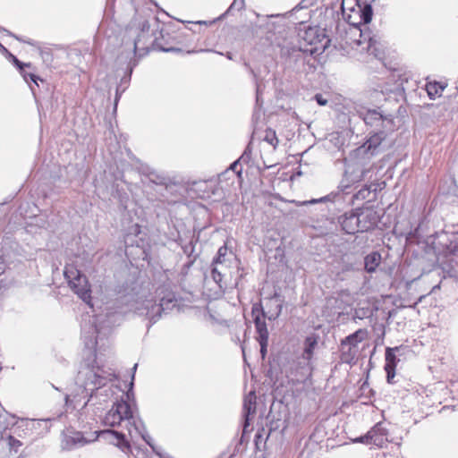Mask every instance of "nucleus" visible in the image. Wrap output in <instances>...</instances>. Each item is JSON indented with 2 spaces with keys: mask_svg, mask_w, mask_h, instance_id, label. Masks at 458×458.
<instances>
[{
  "mask_svg": "<svg viewBox=\"0 0 458 458\" xmlns=\"http://www.w3.org/2000/svg\"><path fill=\"white\" fill-rule=\"evenodd\" d=\"M120 299L122 303L128 306L127 310L109 311L105 315L98 314L94 317L85 316L82 318L81 338L88 350L96 352L97 346H104L102 341L108 338L113 327L120 323L122 315L128 310H134L138 315L147 318L152 325L160 318L162 313L172 310L177 305L174 293L171 292L159 297L158 302L153 299L132 301V295L130 293L121 296Z\"/></svg>",
  "mask_w": 458,
  "mask_h": 458,
  "instance_id": "obj_1",
  "label": "nucleus"
},
{
  "mask_svg": "<svg viewBox=\"0 0 458 458\" xmlns=\"http://www.w3.org/2000/svg\"><path fill=\"white\" fill-rule=\"evenodd\" d=\"M114 378L111 369L99 366L96 360L92 364H84L81 367L75 382L77 386L85 393L87 400L82 403L83 412L91 411L97 415L105 409L106 403L113 396V390L107 384Z\"/></svg>",
  "mask_w": 458,
  "mask_h": 458,
  "instance_id": "obj_2",
  "label": "nucleus"
},
{
  "mask_svg": "<svg viewBox=\"0 0 458 458\" xmlns=\"http://www.w3.org/2000/svg\"><path fill=\"white\" fill-rule=\"evenodd\" d=\"M341 8L343 16L348 23H343V30L345 31V42L352 48H359L362 45L360 38H364L366 42L369 34L364 33L360 29L361 24H368L371 21L373 11L370 4L361 6L357 0H342Z\"/></svg>",
  "mask_w": 458,
  "mask_h": 458,
  "instance_id": "obj_3",
  "label": "nucleus"
},
{
  "mask_svg": "<svg viewBox=\"0 0 458 458\" xmlns=\"http://www.w3.org/2000/svg\"><path fill=\"white\" fill-rule=\"evenodd\" d=\"M103 424L112 428L124 424L131 440L140 437L147 444H149L148 440L149 435L146 431L143 421L126 401L121 400L114 403L104 416Z\"/></svg>",
  "mask_w": 458,
  "mask_h": 458,
  "instance_id": "obj_4",
  "label": "nucleus"
},
{
  "mask_svg": "<svg viewBox=\"0 0 458 458\" xmlns=\"http://www.w3.org/2000/svg\"><path fill=\"white\" fill-rule=\"evenodd\" d=\"M330 40L320 29L309 27L298 34V44L292 47H283L284 54L308 53L313 55L320 50H325Z\"/></svg>",
  "mask_w": 458,
  "mask_h": 458,
  "instance_id": "obj_5",
  "label": "nucleus"
},
{
  "mask_svg": "<svg viewBox=\"0 0 458 458\" xmlns=\"http://www.w3.org/2000/svg\"><path fill=\"white\" fill-rule=\"evenodd\" d=\"M372 172L370 162L366 159H355L351 153L349 159L346 160L344 179L341 182L343 191H345L350 184L360 182L361 181H371Z\"/></svg>",
  "mask_w": 458,
  "mask_h": 458,
  "instance_id": "obj_6",
  "label": "nucleus"
},
{
  "mask_svg": "<svg viewBox=\"0 0 458 458\" xmlns=\"http://www.w3.org/2000/svg\"><path fill=\"white\" fill-rule=\"evenodd\" d=\"M386 133L385 130H378L370 135L367 141L360 147L352 151L355 159H370L375 155L383 152L386 149Z\"/></svg>",
  "mask_w": 458,
  "mask_h": 458,
  "instance_id": "obj_7",
  "label": "nucleus"
},
{
  "mask_svg": "<svg viewBox=\"0 0 458 458\" xmlns=\"http://www.w3.org/2000/svg\"><path fill=\"white\" fill-rule=\"evenodd\" d=\"M64 276L74 293H77L81 299L89 303L90 300V290L86 276L74 267H66Z\"/></svg>",
  "mask_w": 458,
  "mask_h": 458,
  "instance_id": "obj_8",
  "label": "nucleus"
},
{
  "mask_svg": "<svg viewBox=\"0 0 458 458\" xmlns=\"http://www.w3.org/2000/svg\"><path fill=\"white\" fill-rule=\"evenodd\" d=\"M50 419H40V420H27V419H21L18 420L14 415H12L10 413H4L0 414V430H5L9 428V426L15 427L17 424L18 426L14 428L13 433L17 434L19 437H21L20 433H17V429L21 428H25L26 429H29L30 428H34L35 424L40 425L41 422L47 423L50 421Z\"/></svg>",
  "mask_w": 458,
  "mask_h": 458,
  "instance_id": "obj_9",
  "label": "nucleus"
},
{
  "mask_svg": "<svg viewBox=\"0 0 458 458\" xmlns=\"http://www.w3.org/2000/svg\"><path fill=\"white\" fill-rule=\"evenodd\" d=\"M359 116L367 125L375 127L377 131L384 130L393 123L391 115L383 114L378 109L360 110Z\"/></svg>",
  "mask_w": 458,
  "mask_h": 458,
  "instance_id": "obj_10",
  "label": "nucleus"
},
{
  "mask_svg": "<svg viewBox=\"0 0 458 458\" xmlns=\"http://www.w3.org/2000/svg\"><path fill=\"white\" fill-rule=\"evenodd\" d=\"M360 232H366L374 228L378 222V215L372 208L357 209Z\"/></svg>",
  "mask_w": 458,
  "mask_h": 458,
  "instance_id": "obj_11",
  "label": "nucleus"
},
{
  "mask_svg": "<svg viewBox=\"0 0 458 458\" xmlns=\"http://www.w3.org/2000/svg\"><path fill=\"white\" fill-rule=\"evenodd\" d=\"M99 436L119 447L123 452L130 450V443L125 433L114 429L103 430Z\"/></svg>",
  "mask_w": 458,
  "mask_h": 458,
  "instance_id": "obj_12",
  "label": "nucleus"
},
{
  "mask_svg": "<svg viewBox=\"0 0 458 458\" xmlns=\"http://www.w3.org/2000/svg\"><path fill=\"white\" fill-rule=\"evenodd\" d=\"M403 350V346L387 347L386 349V364L385 370L386 372V379L388 383L392 382V379L395 375V367L399 360L396 357V353H400Z\"/></svg>",
  "mask_w": 458,
  "mask_h": 458,
  "instance_id": "obj_13",
  "label": "nucleus"
},
{
  "mask_svg": "<svg viewBox=\"0 0 458 458\" xmlns=\"http://www.w3.org/2000/svg\"><path fill=\"white\" fill-rule=\"evenodd\" d=\"M89 442H90V440H88L81 432L68 431L67 433L64 434L62 439V449L72 450L76 447L83 446Z\"/></svg>",
  "mask_w": 458,
  "mask_h": 458,
  "instance_id": "obj_14",
  "label": "nucleus"
},
{
  "mask_svg": "<svg viewBox=\"0 0 458 458\" xmlns=\"http://www.w3.org/2000/svg\"><path fill=\"white\" fill-rule=\"evenodd\" d=\"M358 211H351L344 213L338 218V222L342 226V229L348 234H354L357 232H360L359 225Z\"/></svg>",
  "mask_w": 458,
  "mask_h": 458,
  "instance_id": "obj_15",
  "label": "nucleus"
},
{
  "mask_svg": "<svg viewBox=\"0 0 458 458\" xmlns=\"http://www.w3.org/2000/svg\"><path fill=\"white\" fill-rule=\"evenodd\" d=\"M318 336L316 335H310L306 337L304 341V348L301 358L306 361L305 365L308 367L310 373L313 369V355L316 347L318 346Z\"/></svg>",
  "mask_w": 458,
  "mask_h": 458,
  "instance_id": "obj_16",
  "label": "nucleus"
},
{
  "mask_svg": "<svg viewBox=\"0 0 458 458\" xmlns=\"http://www.w3.org/2000/svg\"><path fill=\"white\" fill-rule=\"evenodd\" d=\"M379 190H381V187L377 182H370L369 184H365L360 191L352 195V203L355 204L356 201L374 199L376 198L377 191Z\"/></svg>",
  "mask_w": 458,
  "mask_h": 458,
  "instance_id": "obj_17",
  "label": "nucleus"
},
{
  "mask_svg": "<svg viewBox=\"0 0 458 458\" xmlns=\"http://www.w3.org/2000/svg\"><path fill=\"white\" fill-rule=\"evenodd\" d=\"M149 30V23L147 21H144L140 23V30L137 34V37L132 40L131 48L134 55H136L138 50H145L146 41L148 39V32Z\"/></svg>",
  "mask_w": 458,
  "mask_h": 458,
  "instance_id": "obj_18",
  "label": "nucleus"
},
{
  "mask_svg": "<svg viewBox=\"0 0 458 458\" xmlns=\"http://www.w3.org/2000/svg\"><path fill=\"white\" fill-rule=\"evenodd\" d=\"M446 265L449 267V272L454 276L458 275V242L451 241L450 245L447 246V254L445 256Z\"/></svg>",
  "mask_w": 458,
  "mask_h": 458,
  "instance_id": "obj_19",
  "label": "nucleus"
},
{
  "mask_svg": "<svg viewBox=\"0 0 458 458\" xmlns=\"http://www.w3.org/2000/svg\"><path fill=\"white\" fill-rule=\"evenodd\" d=\"M256 411V395L254 392H250L247 396L244 398L243 402V416L245 418L244 421V428H246L250 423H249V416L250 414H254Z\"/></svg>",
  "mask_w": 458,
  "mask_h": 458,
  "instance_id": "obj_20",
  "label": "nucleus"
},
{
  "mask_svg": "<svg viewBox=\"0 0 458 458\" xmlns=\"http://www.w3.org/2000/svg\"><path fill=\"white\" fill-rule=\"evenodd\" d=\"M366 329H358L353 334L349 335L341 341V346L346 348V346L358 348V344L360 343L366 336Z\"/></svg>",
  "mask_w": 458,
  "mask_h": 458,
  "instance_id": "obj_21",
  "label": "nucleus"
},
{
  "mask_svg": "<svg viewBox=\"0 0 458 458\" xmlns=\"http://www.w3.org/2000/svg\"><path fill=\"white\" fill-rule=\"evenodd\" d=\"M143 173L148 178L149 182L155 184L167 185L169 182V177H167L164 173L157 172L154 169H150L149 167H146Z\"/></svg>",
  "mask_w": 458,
  "mask_h": 458,
  "instance_id": "obj_22",
  "label": "nucleus"
},
{
  "mask_svg": "<svg viewBox=\"0 0 458 458\" xmlns=\"http://www.w3.org/2000/svg\"><path fill=\"white\" fill-rule=\"evenodd\" d=\"M264 318H265V314L262 311V318H260L258 315L254 318V324H255L256 331L258 334V337H257L258 341L268 340V331H267V324H266Z\"/></svg>",
  "mask_w": 458,
  "mask_h": 458,
  "instance_id": "obj_23",
  "label": "nucleus"
},
{
  "mask_svg": "<svg viewBox=\"0 0 458 458\" xmlns=\"http://www.w3.org/2000/svg\"><path fill=\"white\" fill-rule=\"evenodd\" d=\"M381 256L378 252H371L364 258V268L368 273H373L380 264Z\"/></svg>",
  "mask_w": 458,
  "mask_h": 458,
  "instance_id": "obj_24",
  "label": "nucleus"
},
{
  "mask_svg": "<svg viewBox=\"0 0 458 458\" xmlns=\"http://www.w3.org/2000/svg\"><path fill=\"white\" fill-rule=\"evenodd\" d=\"M78 389L82 392V389L80 388L78 386ZM82 396H81V394L77 393V394H74L72 395H69V394H66L65 397H64V401H65V406L68 408V409H72V410H75V409H81V399H84V394L85 393H81ZM81 413H84L81 410H80Z\"/></svg>",
  "mask_w": 458,
  "mask_h": 458,
  "instance_id": "obj_25",
  "label": "nucleus"
},
{
  "mask_svg": "<svg viewBox=\"0 0 458 458\" xmlns=\"http://www.w3.org/2000/svg\"><path fill=\"white\" fill-rule=\"evenodd\" d=\"M369 432H373V445H382L386 436V429L383 427L382 423L376 424Z\"/></svg>",
  "mask_w": 458,
  "mask_h": 458,
  "instance_id": "obj_26",
  "label": "nucleus"
},
{
  "mask_svg": "<svg viewBox=\"0 0 458 458\" xmlns=\"http://www.w3.org/2000/svg\"><path fill=\"white\" fill-rule=\"evenodd\" d=\"M358 353V348L346 346V348H344L341 346V360L344 363L347 364H353L356 361Z\"/></svg>",
  "mask_w": 458,
  "mask_h": 458,
  "instance_id": "obj_27",
  "label": "nucleus"
},
{
  "mask_svg": "<svg viewBox=\"0 0 458 458\" xmlns=\"http://www.w3.org/2000/svg\"><path fill=\"white\" fill-rule=\"evenodd\" d=\"M368 42L366 47H362L359 49L360 52H367L369 55H374L375 57H379L381 55V51L379 48V43L372 37L368 36Z\"/></svg>",
  "mask_w": 458,
  "mask_h": 458,
  "instance_id": "obj_28",
  "label": "nucleus"
},
{
  "mask_svg": "<svg viewBox=\"0 0 458 458\" xmlns=\"http://www.w3.org/2000/svg\"><path fill=\"white\" fill-rule=\"evenodd\" d=\"M340 265H341V270L339 272H337V276L340 279H343V277L340 276L341 274L350 272V271H354L357 269V267H355V264L353 262L350 261V259L348 256H343L341 258Z\"/></svg>",
  "mask_w": 458,
  "mask_h": 458,
  "instance_id": "obj_29",
  "label": "nucleus"
},
{
  "mask_svg": "<svg viewBox=\"0 0 458 458\" xmlns=\"http://www.w3.org/2000/svg\"><path fill=\"white\" fill-rule=\"evenodd\" d=\"M444 89L445 88L442 85L436 81L428 82L426 85V90L431 99L435 98L437 96H440Z\"/></svg>",
  "mask_w": 458,
  "mask_h": 458,
  "instance_id": "obj_30",
  "label": "nucleus"
},
{
  "mask_svg": "<svg viewBox=\"0 0 458 458\" xmlns=\"http://www.w3.org/2000/svg\"><path fill=\"white\" fill-rule=\"evenodd\" d=\"M264 140L273 146L274 148H276L279 143L276 131L270 128L266 130Z\"/></svg>",
  "mask_w": 458,
  "mask_h": 458,
  "instance_id": "obj_31",
  "label": "nucleus"
},
{
  "mask_svg": "<svg viewBox=\"0 0 458 458\" xmlns=\"http://www.w3.org/2000/svg\"><path fill=\"white\" fill-rule=\"evenodd\" d=\"M211 276L216 284H218L219 288H223L222 281H223V274L222 269L217 266H213L211 269Z\"/></svg>",
  "mask_w": 458,
  "mask_h": 458,
  "instance_id": "obj_32",
  "label": "nucleus"
},
{
  "mask_svg": "<svg viewBox=\"0 0 458 458\" xmlns=\"http://www.w3.org/2000/svg\"><path fill=\"white\" fill-rule=\"evenodd\" d=\"M153 46L159 49L160 51H163V52H174V51H179L178 48H175V47H168L166 44H163L161 42V38H155L154 41H153Z\"/></svg>",
  "mask_w": 458,
  "mask_h": 458,
  "instance_id": "obj_33",
  "label": "nucleus"
},
{
  "mask_svg": "<svg viewBox=\"0 0 458 458\" xmlns=\"http://www.w3.org/2000/svg\"><path fill=\"white\" fill-rule=\"evenodd\" d=\"M24 68L25 67H22V70H19L20 73L23 77L24 81L27 83H30V81H32L38 86V81H42V80L38 76L35 75L34 73L25 72Z\"/></svg>",
  "mask_w": 458,
  "mask_h": 458,
  "instance_id": "obj_34",
  "label": "nucleus"
},
{
  "mask_svg": "<svg viewBox=\"0 0 458 458\" xmlns=\"http://www.w3.org/2000/svg\"><path fill=\"white\" fill-rule=\"evenodd\" d=\"M0 47L3 48V50L4 52H7L13 64L19 69V70H22V67H30V64H25V63H22L21 62L15 55H12L11 53H9L7 51V49L3 47L1 44H0Z\"/></svg>",
  "mask_w": 458,
  "mask_h": 458,
  "instance_id": "obj_35",
  "label": "nucleus"
},
{
  "mask_svg": "<svg viewBox=\"0 0 458 458\" xmlns=\"http://www.w3.org/2000/svg\"><path fill=\"white\" fill-rule=\"evenodd\" d=\"M353 442L362 443L366 445L373 444V432L368 431L364 436H361L354 439Z\"/></svg>",
  "mask_w": 458,
  "mask_h": 458,
  "instance_id": "obj_36",
  "label": "nucleus"
},
{
  "mask_svg": "<svg viewBox=\"0 0 458 458\" xmlns=\"http://www.w3.org/2000/svg\"><path fill=\"white\" fill-rule=\"evenodd\" d=\"M148 440L149 442V444H148V445L152 448L153 452L157 455H158L160 458H173L168 454L162 452L160 447H157V446L153 445L152 438L150 437H149V438L148 437Z\"/></svg>",
  "mask_w": 458,
  "mask_h": 458,
  "instance_id": "obj_37",
  "label": "nucleus"
},
{
  "mask_svg": "<svg viewBox=\"0 0 458 458\" xmlns=\"http://www.w3.org/2000/svg\"><path fill=\"white\" fill-rule=\"evenodd\" d=\"M8 445L11 450H13L14 452H17L19 447L22 445L21 442L18 439H16L12 435L8 436Z\"/></svg>",
  "mask_w": 458,
  "mask_h": 458,
  "instance_id": "obj_38",
  "label": "nucleus"
},
{
  "mask_svg": "<svg viewBox=\"0 0 458 458\" xmlns=\"http://www.w3.org/2000/svg\"><path fill=\"white\" fill-rule=\"evenodd\" d=\"M332 200L331 195H327L325 197L319 198V199H312L310 200H307L301 203V205H310V204H316V203H321Z\"/></svg>",
  "mask_w": 458,
  "mask_h": 458,
  "instance_id": "obj_39",
  "label": "nucleus"
},
{
  "mask_svg": "<svg viewBox=\"0 0 458 458\" xmlns=\"http://www.w3.org/2000/svg\"><path fill=\"white\" fill-rule=\"evenodd\" d=\"M250 157H251V152L247 148L237 160L239 161L240 164H248L250 160Z\"/></svg>",
  "mask_w": 458,
  "mask_h": 458,
  "instance_id": "obj_40",
  "label": "nucleus"
},
{
  "mask_svg": "<svg viewBox=\"0 0 458 458\" xmlns=\"http://www.w3.org/2000/svg\"><path fill=\"white\" fill-rule=\"evenodd\" d=\"M0 30H3V31H4V32H6V34H7L8 36L13 37V38H15L17 40H19V41L26 42L27 44L31 45V46H33V45H34L32 41H30V40H23V39H21V38H19L18 36H16V35H14V34H13L11 31H9V30H5V29H3V28H1V27H0Z\"/></svg>",
  "mask_w": 458,
  "mask_h": 458,
  "instance_id": "obj_41",
  "label": "nucleus"
},
{
  "mask_svg": "<svg viewBox=\"0 0 458 458\" xmlns=\"http://www.w3.org/2000/svg\"><path fill=\"white\" fill-rule=\"evenodd\" d=\"M259 345H260V353H261V356L264 358L267 354V344H268V340H265V341H259Z\"/></svg>",
  "mask_w": 458,
  "mask_h": 458,
  "instance_id": "obj_42",
  "label": "nucleus"
},
{
  "mask_svg": "<svg viewBox=\"0 0 458 458\" xmlns=\"http://www.w3.org/2000/svg\"><path fill=\"white\" fill-rule=\"evenodd\" d=\"M314 98L319 106H326L327 104V100L321 94H316Z\"/></svg>",
  "mask_w": 458,
  "mask_h": 458,
  "instance_id": "obj_43",
  "label": "nucleus"
},
{
  "mask_svg": "<svg viewBox=\"0 0 458 458\" xmlns=\"http://www.w3.org/2000/svg\"><path fill=\"white\" fill-rule=\"evenodd\" d=\"M241 164L239 163L238 160L234 161L231 165H230V169L234 171L238 175H241L242 174V169L240 170H237L238 166L240 165Z\"/></svg>",
  "mask_w": 458,
  "mask_h": 458,
  "instance_id": "obj_44",
  "label": "nucleus"
},
{
  "mask_svg": "<svg viewBox=\"0 0 458 458\" xmlns=\"http://www.w3.org/2000/svg\"><path fill=\"white\" fill-rule=\"evenodd\" d=\"M182 250H183V252L190 257L193 250L192 243L190 242L189 244H186L185 246L182 247Z\"/></svg>",
  "mask_w": 458,
  "mask_h": 458,
  "instance_id": "obj_45",
  "label": "nucleus"
},
{
  "mask_svg": "<svg viewBox=\"0 0 458 458\" xmlns=\"http://www.w3.org/2000/svg\"><path fill=\"white\" fill-rule=\"evenodd\" d=\"M227 248L225 246H222L218 249L217 255L221 258H224L226 255Z\"/></svg>",
  "mask_w": 458,
  "mask_h": 458,
  "instance_id": "obj_46",
  "label": "nucleus"
},
{
  "mask_svg": "<svg viewBox=\"0 0 458 458\" xmlns=\"http://www.w3.org/2000/svg\"><path fill=\"white\" fill-rule=\"evenodd\" d=\"M223 259L224 258H221V257H219L217 255L216 258L214 259V260H213V266H217L218 264H222L223 263Z\"/></svg>",
  "mask_w": 458,
  "mask_h": 458,
  "instance_id": "obj_47",
  "label": "nucleus"
},
{
  "mask_svg": "<svg viewBox=\"0 0 458 458\" xmlns=\"http://www.w3.org/2000/svg\"><path fill=\"white\" fill-rule=\"evenodd\" d=\"M119 98H120V93H119V89H116V94H115V99H114L115 106L117 105Z\"/></svg>",
  "mask_w": 458,
  "mask_h": 458,
  "instance_id": "obj_48",
  "label": "nucleus"
},
{
  "mask_svg": "<svg viewBox=\"0 0 458 458\" xmlns=\"http://www.w3.org/2000/svg\"><path fill=\"white\" fill-rule=\"evenodd\" d=\"M360 41H362V45L360 47H359V48L357 49L359 51V49H360L362 47H366L367 46V42H368V39L366 40V42L364 43V38H360Z\"/></svg>",
  "mask_w": 458,
  "mask_h": 458,
  "instance_id": "obj_49",
  "label": "nucleus"
},
{
  "mask_svg": "<svg viewBox=\"0 0 458 458\" xmlns=\"http://www.w3.org/2000/svg\"><path fill=\"white\" fill-rule=\"evenodd\" d=\"M277 308H278V310H277V312L276 313V317H277V316L280 314V312H281V310H282V306H281V304H277Z\"/></svg>",
  "mask_w": 458,
  "mask_h": 458,
  "instance_id": "obj_50",
  "label": "nucleus"
},
{
  "mask_svg": "<svg viewBox=\"0 0 458 458\" xmlns=\"http://www.w3.org/2000/svg\"><path fill=\"white\" fill-rule=\"evenodd\" d=\"M226 57H227L228 59H231V60L233 59V55H232V54H231L230 52H228V53L226 54Z\"/></svg>",
  "mask_w": 458,
  "mask_h": 458,
  "instance_id": "obj_51",
  "label": "nucleus"
},
{
  "mask_svg": "<svg viewBox=\"0 0 458 458\" xmlns=\"http://www.w3.org/2000/svg\"><path fill=\"white\" fill-rule=\"evenodd\" d=\"M422 297L419 298V301H417V302H414V305L412 307H415L417 305V303H420V301H421Z\"/></svg>",
  "mask_w": 458,
  "mask_h": 458,
  "instance_id": "obj_52",
  "label": "nucleus"
},
{
  "mask_svg": "<svg viewBox=\"0 0 458 458\" xmlns=\"http://www.w3.org/2000/svg\"><path fill=\"white\" fill-rule=\"evenodd\" d=\"M422 297L419 298V301H417V302H414V305L412 307H415L417 305V303H420V301H421Z\"/></svg>",
  "mask_w": 458,
  "mask_h": 458,
  "instance_id": "obj_53",
  "label": "nucleus"
},
{
  "mask_svg": "<svg viewBox=\"0 0 458 458\" xmlns=\"http://www.w3.org/2000/svg\"><path fill=\"white\" fill-rule=\"evenodd\" d=\"M422 297L419 298V301H417V302H414V305L412 307H415L417 305V303H420V301H421Z\"/></svg>",
  "mask_w": 458,
  "mask_h": 458,
  "instance_id": "obj_54",
  "label": "nucleus"
},
{
  "mask_svg": "<svg viewBox=\"0 0 458 458\" xmlns=\"http://www.w3.org/2000/svg\"><path fill=\"white\" fill-rule=\"evenodd\" d=\"M193 262H194V259L189 262V264L187 265V267L191 266V264H192Z\"/></svg>",
  "mask_w": 458,
  "mask_h": 458,
  "instance_id": "obj_55",
  "label": "nucleus"
},
{
  "mask_svg": "<svg viewBox=\"0 0 458 458\" xmlns=\"http://www.w3.org/2000/svg\"><path fill=\"white\" fill-rule=\"evenodd\" d=\"M356 317L361 318L362 317L359 314V311H356Z\"/></svg>",
  "mask_w": 458,
  "mask_h": 458,
  "instance_id": "obj_56",
  "label": "nucleus"
},
{
  "mask_svg": "<svg viewBox=\"0 0 458 458\" xmlns=\"http://www.w3.org/2000/svg\"><path fill=\"white\" fill-rule=\"evenodd\" d=\"M197 23H199V24H202V23L206 24V21H199Z\"/></svg>",
  "mask_w": 458,
  "mask_h": 458,
  "instance_id": "obj_57",
  "label": "nucleus"
},
{
  "mask_svg": "<svg viewBox=\"0 0 458 458\" xmlns=\"http://www.w3.org/2000/svg\"><path fill=\"white\" fill-rule=\"evenodd\" d=\"M236 1H234L232 5H230V8H233V4H235Z\"/></svg>",
  "mask_w": 458,
  "mask_h": 458,
  "instance_id": "obj_58",
  "label": "nucleus"
},
{
  "mask_svg": "<svg viewBox=\"0 0 458 458\" xmlns=\"http://www.w3.org/2000/svg\"><path fill=\"white\" fill-rule=\"evenodd\" d=\"M160 35H161V38H162V39H163V38H164V34H163V32H162V31L160 32Z\"/></svg>",
  "mask_w": 458,
  "mask_h": 458,
  "instance_id": "obj_59",
  "label": "nucleus"
}]
</instances>
